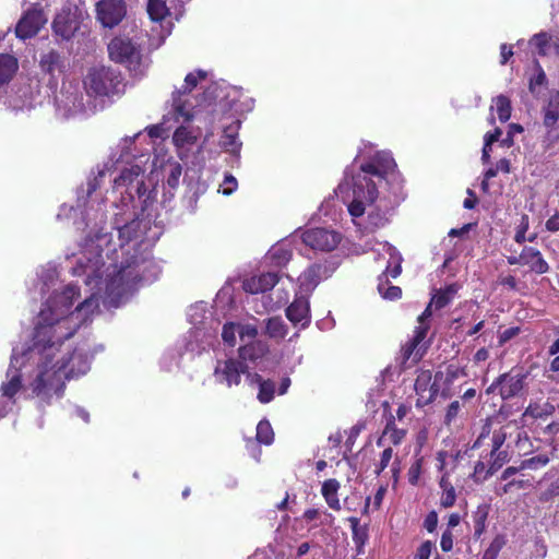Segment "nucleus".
<instances>
[{
  "label": "nucleus",
  "mask_w": 559,
  "mask_h": 559,
  "mask_svg": "<svg viewBox=\"0 0 559 559\" xmlns=\"http://www.w3.org/2000/svg\"><path fill=\"white\" fill-rule=\"evenodd\" d=\"M421 467H423V457L417 459L408 468L407 477L408 481L412 485H417L419 481V477L421 474Z\"/></svg>",
  "instance_id": "obj_46"
},
{
  "label": "nucleus",
  "mask_w": 559,
  "mask_h": 559,
  "mask_svg": "<svg viewBox=\"0 0 559 559\" xmlns=\"http://www.w3.org/2000/svg\"><path fill=\"white\" fill-rule=\"evenodd\" d=\"M393 158L376 155L362 163L359 171L353 176V200L348 212L354 217L364 215L366 205L373 204L378 198V185L385 180L390 170L395 167Z\"/></svg>",
  "instance_id": "obj_3"
},
{
  "label": "nucleus",
  "mask_w": 559,
  "mask_h": 559,
  "mask_svg": "<svg viewBox=\"0 0 559 559\" xmlns=\"http://www.w3.org/2000/svg\"><path fill=\"white\" fill-rule=\"evenodd\" d=\"M88 352H13L0 385V419L16 404L24 390L44 408L64 395L68 380L90 370Z\"/></svg>",
  "instance_id": "obj_1"
},
{
  "label": "nucleus",
  "mask_w": 559,
  "mask_h": 559,
  "mask_svg": "<svg viewBox=\"0 0 559 559\" xmlns=\"http://www.w3.org/2000/svg\"><path fill=\"white\" fill-rule=\"evenodd\" d=\"M460 289L461 285L459 283H451L443 288L435 289L430 299L431 305L436 310L445 308L454 300Z\"/></svg>",
  "instance_id": "obj_24"
},
{
  "label": "nucleus",
  "mask_w": 559,
  "mask_h": 559,
  "mask_svg": "<svg viewBox=\"0 0 559 559\" xmlns=\"http://www.w3.org/2000/svg\"><path fill=\"white\" fill-rule=\"evenodd\" d=\"M334 269L328 263L314 262L309 265L299 276L300 289L305 293L311 294L321 281L329 278Z\"/></svg>",
  "instance_id": "obj_15"
},
{
  "label": "nucleus",
  "mask_w": 559,
  "mask_h": 559,
  "mask_svg": "<svg viewBox=\"0 0 559 559\" xmlns=\"http://www.w3.org/2000/svg\"><path fill=\"white\" fill-rule=\"evenodd\" d=\"M286 317L294 325L307 328L310 324V304L305 296H296L294 301L286 308Z\"/></svg>",
  "instance_id": "obj_17"
},
{
  "label": "nucleus",
  "mask_w": 559,
  "mask_h": 559,
  "mask_svg": "<svg viewBox=\"0 0 559 559\" xmlns=\"http://www.w3.org/2000/svg\"><path fill=\"white\" fill-rule=\"evenodd\" d=\"M240 121L236 120L229 126L225 127L221 136V146L230 154H239L241 150V142L238 141V130Z\"/></svg>",
  "instance_id": "obj_23"
},
{
  "label": "nucleus",
  "mask_w": 559,
  "mask_h": 559,
  "mask_svg": "<svg viewBox=\"0 0 559 559\" xmlns=\"http://www.w3.org/2000/svg\"><path fill=\"white\" fill-rule=\"evenodd\" d=\"M440 547L445 552L452 550V548H453V535H452V532L450 530H445L442 533L441 540H440Z\"/></svg>",
  "instance_id": "obj_56"
},
{
  "label": "nucleus",
  "mask_w": 559,
  "mask_h": 559,
  "mask_svg": "<svg viewBox=\"0 0 559 559\" xmlns=\"http://www.w3.org/2000/svg\"><path fill=\"white\" fill-rule=\"evenodd\" d=\"M528 43L539 57L548 56L551 48L559 55V38L547 32L534 34Z\"/></svg>",
  "instance_id": "obj_21"
},
{
  "label": "nucleus",
  "mask_w": 559,
  "mask_h": 559,
  "mask_svg": "<svg viewBox=\"0 0 559 559\" xmlns=\"http://www.w3.org/2000/svg\"><path fill=\"white\" fill-rule=\"evenodd\" d=\"M352 528L353 542L356 546L358 555L365 552V546L369 539V531L367 525H360L359 519L350 516L348 519Z\"/></svg>",
  "instance_id": "obj_27"
},
{
  "label": "nucleus",
  "mask_w": 559,
  "mask_h": 559,
  "mask_svg": "<svg viewBox=\"0 0 559 559\" xmlns=\"http://www.w3.org/2000/svg\"><path fill=\"white\" fill-rule=\"evenodd\" d=\"M132 274L131 272V265L130 264H127V265H122L121 269L118 271L116 277L112 280V283L114 282H129V276Z\"/></svg>",
  "instance_id": "obj_62"
},
{
  "label": "nucleus",
  "mask_w": 559,
  "mask_h": 559,
  "mask_svg": "<svg viewBox=\"0 0 559 559\" xmlns=\"http://www.w3.org/2000/svg\"><path fill=\"white\" fill-rule=\"evenodd\" d=\"M449 472H444L439 480V486L442 489L440 506L449 509L455 504L456 492L454 486L451 484Z\"/></svg>",
  "instance_id": "obj_28"
},
{
  "label": "nucleus",
  "mask_w": 559,
  "mask_h": 559,
  "mask_svg": "<svg viewBox=\"0 0 559 559\" xmlns=\"http://www.w3.org/2000/svg\"><path fill=\"white\" fill-rule=\"evenodd\" d=\"M513 47L512 45L501 44L500 46V64L506 66L509 60L513 57Z\"/></svg>",
  "instance_id": "obj_57"
},
{
  "label": "nucleus",
  "mask_w": 559,
  "mask_h": 559,
  "mask_svg": "<svg viewBox=\"0 0 559 559\" xmlns=\"http://www.w3.org/2000/svg\"><path fill=\"white\" fill-rule=\"evenodd\" d=\"M492 462L489 468L485 472L483 480L492 476L502 465L508 461V453L506 451H498L496 455L491 456Z\"/></svg>",
  "instance_id": "obj_43"
},
{
  "label": "nucleus",
  "mask_w": 559,
  "mask_h": 559,
  "mask_svg": "<svg viewBox=\"0 0 559 559\" xmlns=\"http://www.w3.org/2000/svg\"><path fill=\"white\" fill-rule=\"evenodd\" d=\"M83 83L86 93L95 97H112L124 90L121 72L104 66L91 68Z\"/></svg>",
  "instance_id": "obj_5"
},
{
  "label": "nucleus",
  "mask_w": 559,
  "mask_h": 559,
  "mask_svg": "<svg viewBox=\"0 0 559 559\" xmlns=\"http://www.w3.org/2000/svg\"><path fill=\"white\" fill-rule=\"evenodd\" d=\"M533 69L534 73L528 78V91L534 98L538 99L548 86V79L538 60H534Z\"/></svg>",
  "instance_id": "obj_25"
},
{
  "label": "nucleus",
  "mask_w": 559,
  "mask_h": 559,
  "mask_svg": "<svg viewBox=\"0 0 559 559\" xmlns=\"http://www.w3.org/2000/svg\"><path fill=\"white\" fill-rule=\"evenodd\" d=\"M237 188V180L234 176L228 175L224 179L222 192L225 195L231 194Z\"/></svg>",
  "instance_id": "obj_58"
},
{
  "label": "nucleus",
  "mask_w": 559,
  "mask_h": 559,
  "mask_svg": "<svg viewBox=\"0 0 559 559\" xmlns=\"http://www.w3.org/2000/svg\"><path fill=\"white\" fill-rule=\"evenodd\" d=\"M520 331L521 330H520L519 326H511V328H508L504 331L500 332V334H499V345L500 346L504 345L508 341H510L511 338H513L516 335H519Z\"/></svg>",
  "instance_id": "obj_53"
},
{
  "label": "nucleus",
  "mask_w": 559,
  "mask_h": 559,
  "mask_svg": "<svg viewBox=\"0 0 559 559\" xmlns=\"http://www.w3.org/2000/svg\"><path fill=\"white\" fill-rule=\"evenodd\" d=\"M265 332L272 338H284L287 334L286 325L281 317L267 319Z\"/></svg>",
  "instance_id": "obj_35"
},
{
  "label": "nucleus",
  "mask_w": 559,
  "mask_h": 559,
  "mask_svg": "<svg viewBox=\"0 0 559 559\" xmlns=\"http://www.w3.org/2000/svg\"><path fill=\"white\" fill-rule=\"evenodd\" d=\"M206 75L207 73L203 70L188 73L185 78V84L176 92H185L186 95L190 94L191 91L197 87L199 81L206 79Z\"/></svg>",
  "instance_id": "obj_38"
},
{
  "label": "nucleus",
  "mask_w": 559,
  "mask_h": 559,
  "mask_svg": "<svg viewBox=\"0 0 559 559\" xmlns=\"http://www.w3.org/2000/svg\"><path fill=\"white\" fill-rule=\"evenodd\" d=\"M134 175L138 176V173H134L132 169H124L121 171L119 177L115 179V183L120 186L127 182H132Z\"/></svg>",
  "instance_id": "obj_59"
},
{
  "label": "nucleus",
  "mask_w": 559,
  "mask_h": 559,
  "mask_svg": "<svg viewBox=\"0 0 559 559\" xmlns=\"http://www.w3.org/2000/svg\"><path fill=\"white\" fill-rule=\"evenodd\" d=\"M39 64L45 73L53 74L56 70L62 67V57L57 50L51 49L41 55Z\"/></svg>",
  "instance_id": "obj_32"
},
{
  "label": "nucleus",
  "mask_w": 559,
  "mask_h": 559,
  "mask_svg": "<svg viewBox=\"0 0 559 559\" xmlns=\"http://www.w3.org/2000/svg\"><path fill=\"white\" fill-rule=\"evenodd\" d=\"M107 49L110 60L116 63L131 66L139 63L141 59L140 46L127 36L114 37Z\"/></svg>",
  "instance_id": "obj_8"
},
{
  "label": "nucleus",
  "mask_w": 559,
  "mask_h": 559,
  "mask_svg": "<svg viewBox=\"0 0 559 559\" xmlns=\"http://www.w3.org/2000/svg\"><path fill=\"white\" fill-rule=\"evenodd\" d=\"M82 22L83 12L79 7L67 4L56 13L51 23V29L56 37L69 41L80 32Z\"/></svg>",
  "instance_id": "obj_6"
},
{
  "label": "nucleus",
  "mask_w": 559,
  "mask_h": 559,
  "mask_svg": "<svg viewBox=\"0 0 559 559\" xmlns=\"http://www.w3.org/2000/svg\"><path fill=\"white\" fill-rule=\"evenodd\" d=\"M492 441V450L490 455L493 456L498 451H500V448L506 441V433L501 430L495 431L491 438Z\"/></svg>",
  "instance_id": "obj_52"
},
{
  "label": "nucleus",
  "mask_w": 559,
  "mask_h": 559,
  "mask_svg": "<svg viewBox=\"0 0 559 559\" xmlns=\"http://www.w3.org/2000/svg\"><path fill=\"white\" fill-rule=\"evenodd\" d=\"M173 141L177 146H185L187 144H193L195 136L186 127L181 126L174 132Z\"/></svg>",
  "instance_id": "obj_41"
},
{
  "label": "nucleus",
  "mask_w": 559,
  "mask_h": 559,
  "mask_svg": "<svg viewBox=\"0 0 559 559\" xmlns=\"http://www.w3.org/2000/svg\"><path fill=\"white\" fill-rule=\"evenodd\" d=\"M528 486H531L528 480L511 479L507 484H504L503 486L497 487L496 488V495L502 497V496L509 493L510 491H512L513 488L523 489V488H526Z\"/></svg>",
  "instance_id": "obj_44"
},
{
  "label": "nucleus",
  "mask_w": 559,
  "mask_h": 559,
  "mask_svg": "<svg viewBox=\"0 0 559 559\" xmlns=\"http://www.w3.org/2000/svg\"><path fill=\"white\" fill-rule=\"evenodd\" d=\"M468 197L464 200L463 206L467 210H473L478 203V198L472 189H467Z\"/></svg>",
  "instance_id": "obj_63"
},
{
  "label": "nucleus",
  "mask_w": 559,
  "mask_h": 559,
  "mask_svg": "<svg viewBox=\"0 0 559 559\" xmlns=\"http://www.w3.org/2000/svg\"><path fill=\"white\" fill-rule=\"evenodd\" d=\"M555 412V406L552 404L546 403L542 407H532L530 406L526 413L534 418H543L545 416H549Z\"/></svg>",
  "instance_id": "obj_47"
},
{
  "label": "nucleus",
  "mask_w": 559,
  "mask_h": 559,
  "mask_svg": "<svg viewBox=\"0 0 559 559\" xmlns=\"http://www.w3.org/2000/svg\"><path fill=\"white\" fill-rule=\"evenodd\" d=\"M441 399L443 401L451 399L456 394L455 382L466 377L464 370L457 366L449 365L444 369L435 372Z\"/></svg>",
  "instance_id": "obj_16"
},
{
  "label": "nucleus",
  "mask_w": 559,
  "mask_h": 559,
  "mask_svg": "<svg viewBox=\"0 0 559 559\" xmlns=\"http://www.w3.org/2000/svg\"><path fill=\"white\" fill-rule=\"evenodd\" d=\"M414 389L417 395L416 406L425 407L437 399H441L435 373L430 370H420L416 377Z\"/></svg>",
  "instance_id": "obj_12"
},
{
  "label": "nucleus",
  "mask_w": 559,
  "mask_h": 559,
  "mask_svg": "<svg viewBox=\"0 0 559 559\" xmlns=\"http://www.w3.org/2000/svg\"><path fill=\"white\" fill-rule=\"evenodd\" d=\"M378 289L382 297L389 300H396L402 296V289L399 286H389L383 290V285L380 283Z\"/></svg>",
  "instance_id": "obj_49"
},
{
  "label": "nucleus",
  "mask_w": 559,
  "mask_h": 559,
  "mask_svg": "<svg viewBox=\"0 0 559 559\" xmlns=\"http://www.w3.org/2000/svg\"><path fill=\"white\" fill-rule=\"evenodd\" d=\"M257 440L266 445L271 444L274 440L273 429L266 419L261 420L257 426Z\"/></svg>",
  "instance_id": "obj_39"
},
{
  "label": "nucleus",
  "mask_w": 559,
  "mask_h": 559,
  "mask_svg": "<svg viewBox=\"0 0 559 559\" xmlns=\"http://www.w3.org/2000/svg\"><path fill=\"white\" fill-rule=\"evenodd\" d=\"M280 281L276 272H266L258 276L247 278L242 283V288L249 294H260L271 290Z\"/></svg>",
  "instance_id": "obj_18"
},
{
  "label": "nucleus",
  "mask_w": 559,
  "mask_h": 559,
  "mask_svg": "<svg viewBox=\"0 0 559 559\" xmlns=\"http://www.w3.org/2000/svg\"><path fill=\"white\" fill-rule=\"evenodd\" d=\"M338 488L340 483L334 478L325 480L321 488V493L324 497L328 506L336 511L341 510V503L337 498Z\"/></svg>",
  "instance_id": "obj_29"
},
{
  "label": "nucleus",
  "mask_w": 559,
  "mask_h": 559,
  "mask_svg": "<svg viewBox=\"0 0 559 559\" xmlns=\"http://www.w3.org/2000/svg\"><path fill=\"white\" fill-rule=\"evenodd\" d=\"M80 297V288L68 285L59 294L50 296L43 305L38 323L33 333V347L28 349H51L61 346L74 335L81 324L99 307L98 298L91 296L72 311L74 300Z\"/></svg>",
  "instance_id": "obj_2"
},
{
  "label": "nucleus",
  "mask_w": 559,
  "mask_h": 559,
  "mask_svg": "<svg viewBox=\"0 0 559 559\" xmlns=\"http://www.w3.org/2000/svg\"><path fill=\"white\" fill-rule=\"evenodd\" d=\"M438 526V514L436 511H430L424 521V527L429 532L432 533L436 531Z\"/></svg>",
  "instance_id": "obj_55"
},
{
  "label": "nucleus",
  "mask_w": 559,
  "mask_h": 559,
  "mask_svg": "<svg viewBox=\"0 0 559 559\" xmlns=\"http://www.w3.org/2000/svg\"><path fill=\"white\" fill-rule=\"evenodd\" d=\"M47 23V16L40 3H33L23 12L15 25V36L26 40L35 37Z\"/></svg>",
  "instance_id": "obj_7"
},
{
  "label": "nucleus",
  "mask_w": 559,
  "mask_h": 559,
  "mask_svg": "<svg viewBox=\"0 0 559 559\" xmlns=\"http://www.w3.org/2000/svg\"><path fill=\"white\" fill-rule=\"evenodd\" d=\"M293 257V251L285 245H278L273 247L267 255L270 263L276 267L285 266Z\"/></svg>",
  "instance_id": "obj_31"
},
{
  "label": "nucleus",
  "mask_w": 559,
  "mask_h": 559,
  "mask_svg": "<svg viewBox=\"0 0 559 559\" xmlns=\"http://www.w3.org/2000/svg\"><path fill=\"white\" fill-rule=\"evenodd\" d=\"M506 542L507 540H506L504 535H497L492 539V542L490 543L488 548L484 551V554H483L480 559H497L500 550L506 545Z\"/></svg>",
  "instance_id": "obj_40"
},
{
  "label": "nucleus",
  "mask_w": 559,
  "mask_h": 559,
  "mask_svg": "<svg viewBox=\"0 0 559 559\" xmlns=\"http://www.w3.org/2000/svg\"><path fill=\"white\" fill-rule=\"evenodd\" d=\"M528 229V216L524 214L521 219V224L519 225L516 233L514 235V241L516 243L522 245L526 240V231Z\"/></svg>",
  "instance_id": "obj_50"
},
{
  "label": "nucleus",
  "mask_w": 559,
  "mask_h": 559,
  "mask_svg": "<svg viewBox=\"0 0 559 559\" xmlns=\"http://www.w3.org/2000/svg\"><path fill=\"white\" fill-rule=\"evenodd\" d=\"M543 126L546 128L545 140L554 144L559 140L557 123L559 121V91H552L542 108Z\"/></svg>",
  "instance_id": "obj_14"
},
{
  "label": "nucleus",
  "mask_w": 559,
  "mask_h": 559,
  "mask_svg": "<svg viewBox=\"0 0 559 559\" xmlns=\"http://www.w3.org/2000/svg\"><path fill=\"white\" fill-rule=\"evenodd\" d=\"M146 11L152 21L162 22L169 14L167 0H148Z\"/></svg>",
  "instance_id": "obj_33"
},
{
  "label": "nucleus",
  "mask_w": 559,
  "mask_h": 559,
  "mask_svg": "<svg viewBox=\"0 0 559 559\" xmlns=\"http://www.w3.org/2000/svg\"><path fill=\"white\" fill-rule=\"evenodd\" d=\"M173 108L176 119L182 118L185 122H189L194 118L195 106L191 102L190 94L186 95L185 92H174Z\"/></svg>",
  "instance_id": "obj_20"
},
{
  "label": "nucleus",
  "mask_w": 559,
  "mask_h": 559,
  "mask_svg": "<svg viewBox=\"0 0 559 559\" xmlns=\"http://www.w3.org/2000/svg\"><path fill=\"white\" fill-rule=\"evenodd\" d=\"M462 406L463 404L457 400L451 402L445 412L444 424L450 425L457 417Z\"/></svg>",
  "instance_id": "obj_48"
},
{
  "label": "nucleus",
  "mask_w": 559,
  "mask_h": 559,
  "mask_svg": "<svg viewBox=\"0 0 559 559\" xmlns=\"http://www.w3.org/2000/svg\"><path fill=\"white\" fill-rule=\"evenodd\" d=\"M501 134H502V131L499 128H496L492 132L486 133V135H485L486 146H491L492 143H495L499 140Z\"/></svg>",
  "instance_id": "obj_64"
},
{
  "label": "nucleus",
  "mask_w": 559,
  "mask_h": 559,
  "mask_svg": "<svg viewBox=\"0 0 559 559\" xmlns=\"http://www.w3.org/2000/svg\"><path fill=\"white\" fill-rule=\"evenodd\" d=\"M180 176H181V166L179 164H176L171 168V170L167 177V185L171 188H176L179 183Z\"/></svg>",
  "instance_id": "obj_54"
},
{
  "label": "nucleus",
  "mask_w": 559,
  "mask_h": 559,
  "mask_svg": "<svg viewBox=\"0 0 559 559\" xmlns=\"http://www.w3.org/2000/svg\"><path fill=\"white\" fill-rule=\"evenodd\" d=\"M522 265L528 266L532 273L542 275L549 271L548 262L544 259L542 252L535 247L525 246L522 249Z\"/></svg>",
  "instance_id": "obj_19"
},
{
  "label": "nucleus",
  "mask_w": 559,
  "mask_h": 559,
  "mask_svg": "<svg viewBox=\"0 0 559 559\" xmlns=\"http://www.w3.org/2000/svg\"><path fill=\"white\" fill-rule=\"evenodd\" d=\"M135 223L126 224L118 228V236L121 245L129 243L135 237Z\"/></svg>",
  "instance_id": "obj_45"
},
{
  "label": "nucleus",
  "mask_w": 559,
  "mask_h": 559,
  "mask_svg": "<svg viewBox=\"0 0 559 559\" xmlns=\"http://www.w3.org/2000/svg\"><path fill=\"white\" fill-rule=\"evenodd\" d=\"M405 433H406V431L404 429L396 428L394 416L390 415V417L386 420V425L383 430V433L377 441V444L382 445V441L385 438H388L391 443H393L394 445H397L404 439Z\"/></svg>",
  "instance_id": "obj_30"
},
{
  "label": "nucleus",
  "mask_w": 559,
  "mask_h": 559,
  "mask_svg": "<svg viewBox=\"0 0 559 559\" xmlns=\"http://www.w3.org/2000/svg\"><path fill=\"white\" fill-rule=\"evenodd\" d=\"M545 227L551 233L559 231V211H556V213L546 221Z\"/></svg>",
  "instance_id": "obj_61"
},
{
  "label": "nucleus",
  "mask_w": 559,
  "mask_h": 559,
  "mask_svg": "<svg viewBox=\"0 0 559 559\" xmlns=\"http://www.w3.org/2000/svg\"><path fill=\"white\" fill-rule=\"evenodd\" d=\"M127 15L124 0H99L95 4V17L105 28L118 26Z\"/></svg>",
  "instance_id": "obj_10"
},
{
  "label": "nucleus",
  "mask_w": 559,
  "mask_h": 559,
  "mask_svg": "<svg viewBox=\"0 0 559 559\" xmlns=\"http://www.w3.org/2000/svg\"><path fill=\"white\" fill-rule=\"evenodd\" d=\"M237 335L241 345L237 349H250L249 346L258 336V328L250 323L226 322L222 328V340L228 347H235Z\"/></svg>",
  "instance_id": "obj_11"
},
{
  "label": "nucleus",
  "mask_w": 559,
  "mask_h": 559,
  "mask_svg": "<svg viewBox=\"0 0 559 559\" xmlns=\"http://www.w3.org/2000/svg\"><path fill=\"white\" fill-rule=\"evenodd\" d=\"M430 330V324H420L415 328L413 336L406 342L402 349H417V347L425 343L427 334Z\"/></svg>",
  "instance_id": "obj_36"
},
{
  "label": "nucleus",
  "mask_w": 559,
  "mask_h": 559,
  "mask_svg": "<svg viewBox=\"0 0 559 559\" xmlns=\"http://www.w3.org/2000/svg\"><path fill=\"white\" fill-rule=\"evenodd\" d=\"M492 102L496 105L499 120L501 122H507L510 119L512 111L510 98L506 95H498Z\"/></svg>",
  "instance_id": "obj_37"
},
{
  "label": "nucleus",
  "mask_w": 559,
  "mask_h": 559,
  "mask_svg": "<svg viewBox=\"0 0 559 559\" xmlns=\"http://www.w3.org/2000/svg\"><path fill=\"white\" fill-rule=\"evenodd\" d=\"M549 463L547 454H538L530 459L523 460L520 464V468L524 469H539Z\"/></svg>",
  "instance_id": "obj_42"
},
{
  "label": "nucleus",
  "mask_w": 559,
  "mask_h": 559,
  "mask_svg": "<svg viewBox=\"0 0 559 559\" xmlns=\"http://www.w3.org/2000/svg\"><path fill=\"white\" fill-rule=\"evenodd\" d=\"M488 514L489 506L485 503L478 506L476 511L473 513V523L476 537H480V535L485 532Z\"/></svg>",
  "instance_id": "obj_34"
},
{
  "label": "nucleus",
  "mask_w": 559,
  "mask_h": 559,
  "mask_svg": "<svg viewBox=\"0 0 559 559\" xmlns=\"http://www.w3.org/2000/svg\"><path fill=\"white\" fill-rule=\"evenodd\" d=\"M259 370H253L252 373L247 376V382L249 385H258V400L260 403L266 404L270 403L275 393V383L271 380H263V378L258 373Z\"/></svg>",
  "instance_id": "obj_22"
},
{
  "label": "nucleus",
  "mask_w": 559,
  "mask_h": 559,
  "mask_svg": "<svg viewBox=\"0 0 559 559\" xmlns=\"http://www.w3.org/2000/svg\"><path fill=\"white\" fill-rule=\"evenodd\" d=\"M341 235L334 230L316 227L302 233V242L313 250L332 251L341 241Z\"/></svg>",
  "instance_id": "obj_13"
},
{
  "label": "nucleus",
  "mask_w": 559,
  "mask_h": 559,
  "mask_svg": "<svg viewBox=\"0 0 559 559\" xmlns=\"http://www.w3.org/2000/svg\"><path fill=\"white\" fill-rule=\"evenodd\" d=\"M433 549V544L430 540L424 542L417 549V552L414 556V559H429L431 551Z\"/></svg>",
  "instance_id": "obj_51"
},
{
  "label": "nucleus",
  "mask_w": 559,
  "mask_h": 559,
  "mask_svg": "<svg viewBox=\"0 0 559 559\" xmlns=\"http://www.w3.org/2000/svg\"><path fill=\"white\" fill-rule=\"evenodd\" d=\"M527 373L522 369H512L510 372L501 374L488 389L493 392L499 389V394L503 400H510L523 394Z\"/></svg>",
  "instance_id": "obj_9"
},
{
  "label": "nucleus",
  "mask_w": 559,
  "mask_h": 559,
  "mask_svg": "<svg viewBox=\"0 0 559 559\" xmlns=\"http://www.w3.org/2000/svg\"><path fill=\"white\" fill-rule=\"evenodd\" d=\"M498 283L502 286L508 287L511 290L518 289V281L513 275L499 276Z\"/></svg>",
  "instance_id": "obj_60"
},
{
  "label": "nucleus",
  "mask_w": 559,
  "mask_h": 559,
  "mask_svg": "<svg viewBox=\"0 0 559 559\" xmlns=\"http://www.w3.org/2000/svg\"><path fill=\"white\" fill-rule=\"evenodd\" d=\"M19 70V60L13 55L0 53V87L8 85Z\"/></svg>",
  "instance_id": "obj_26"
},
{
  "label": "nucleus",
  "mask_w": 559,
  "mask_h": 559,
  "mask_svg": "<svg viewBox=\"0 0 559 559\" xmlns=\"http://www.w3.org/2000/svg\"><path fill=\"white\" fill-rule=\"evenodd\" d=\"M269 354L271 352H222V356L216 359L215 380L228 388L238 385L241 374L247 377L253 370L271 369Z\"/></svg>",
  "instance_id": "obj_4"
}]
</instances>
